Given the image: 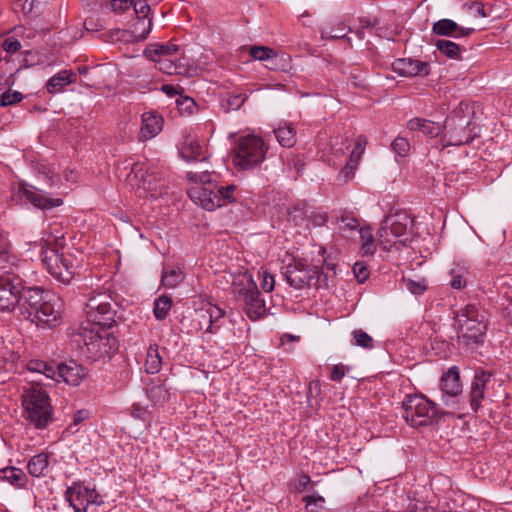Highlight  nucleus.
I'll return each instance as SVG.
<instances>
[{"mask_svg": "<svg viewBox=\"0 0 512 512\" xmlns=\"http://www.w3.org/2000/svg\"><path fill=\"white\" fill-rule=\"evenodd\" d=\"M213 174L208 170L189 171L186 174L188 181L200 184L188 190L189 198L207 211H214L227 202H232L234 200L233 192L236 190L235 185L219 186L216 184L212 179Z\"/></svg>", "mask_w": 512, "mask_h": 512, "instance_id": "obj_1", "label": "nucleus"}, {"mask_svg": "<svg viewBox=\"0 0 512 512\" xmlns=\"http://www.w3.org/2000/svg\"><path fill=\"white\" fill-rule=\"evenodd\" d=\"M73 343L81 347L82 352L91 361L110 358L118 350V340L101 326L81 325L69 333Z\"/></svg>", "mask_w": 512, "mask_h": 512, "instance_id": "obj_2", "label": "nucleus"}, {"mask_svg": "<svg viewBox=\"0 0 512 512\" xmlns=\"http://www.w3.org/2000/svg\"><path fill=\"white\" fill-rule=\"evenodd\" d=\"M39 287H24L18 294L16 305L25 319L42 328H54L61 322L59 309L50 301H45Z\"/></svg>", "mask_w": 512, "mask_h": 512, "instance_id": "obj_3", "label": "nucleus"}, {"mask_svg": "<svg viewBox=\"0 0 512 512\" xmlns=\"http://www.w3.org/2000/svg\"><path fill=\"white\" fill-rule=\"evenodd\" d=\"M475 104L461 101L446 117L443 127L444 146L469 144L477 136L475 132Z\"/></svg>", "mask_w": 512, "mask_h": 512, "instance_id": "obj_4", "label": "nucleus"}, {"mask_svg": "<svg viewBox=\"0 0 512 512\" xmlns=\"http://www.w3.org/2000/svg\"><path fill=\"white\" fill-rule=\"evenodd\" d=\"M455 323L465 346L483 343L487 331L484 312L473 304L466 305L459 310L455 317Z\"/></svg>", "mask_w": 512, "mask_h": 512, "instance_id": "obj_5", "label": "nucleus"}, {"mask_svg": "<svg viewBox=\"0 0 512 512\" xmlns=\"http://www.w3.org/2000/svg\"><path fill=\"white\" fill-rule=\"evenodd\" d=\"M25 418L37 429L52 421V407L47 392L38 384L31 385L22 395Z\"/></svg>", "mask_w": 512, "mask_h": 512, "instance_id": "obj_6", "label": "nucleus"}, {"mask_svg": "<svg viewBox=\"0 0 512 512\" xmlns=\"http://www.w3.org/2000/svg\"><path fill=\"white\" fill-rule=\"evenodd\" d=\"M402 409L403 418L414 428L430 425L440 418L434 403L423 395H406Z\"/></svg>", "mask_w": 512, "mask_h": 512, "instance_id": "obj_7", "label": "nucleus"}, {"mask_svg": "<svg viewBox=\"0 0 512 512\" xmlns=\"http://www.w3.org/2000/svg\"><path fill=\"white\" fill-rule=\"evenodd\" d=\"M313 266H307L301 261H294L285 267L283 275L286 282L294 289H303L304 287H314L316 289L329 288L333 273H326L317 276Z\"/></svg>", "mask_w": 512, "mask_h": 512, "instance_id": "obj_8", "label": "nucleus"}, {"mask_svg": "<svg viewBox=\"0 0 512 512\" xmlns=\"http://www.w3.org/2000/svg\"><path fill=\"white\" fill-rule=\"evenodd\" d=\"M267 146L262 138L247 135L238 139L233 156L234 165L241 170H250L265 159Z\"/></svg>", "mask_w": 512, "mask_h": 512, "instance_id": "obj_9", "label": "nucleus"}, {"mask_svg": "<svg viewBox=\"0 0 512 512\" xmlns=\"http://www.w3.org/2000/svg\"><path fill=\"white\" fill-rule=\"evenodd\" d=\"M62 237L56 236L54 241L58 242ZM57 245L58 243L54 247L45 246L42 248V262L51 276L59 282L68 285L74 277L75 266L70 255L59 253Z\"/></svg>", "mask_w": 512, "mask_h": 512, "instance_id": "obj_10", "label": "nucleus"}, {"mask_svg": "<svg viewBox=\"0 0 512 512\" xmlns=\"http://www.w3.org/2000/svg\"><path fill=\"white\" fill-rule=\"evenodd\" d=\"M232 292L249 319L255 321L265 315V301L252 279H248L246 283L234 281Z\"/></svg>", "mask_w": 512, "mask_h": 512, "instance_id": "obj_11", "label": "nucleus"}, {"mask_svg": "<svg viewBox=\"0 0 512 512\" xmlns=\"http://www.w3.org/2000/svg\"><path fill=\"white\" fill-rule=\"evenodd\" d=\"M130 176L137 180L138 188L143 190L145 197L157 199L167 193L164 173L154 167L135 163Z\"/></svg>", "mask_w": 512, "mask_h": 512, "instance_id": "obj_12", "label": "nucleus"}, {"mask_svg": "<svg viewBox=\"0 0 512 512\" xmlns=\"http://www.w3.org/2000/svg\"><path fill=\"white\" fill-rule=\"evenodd\" d=\"M23 288V280L18 273V266L0 267V311L14 308L19 300L18 294Z\"/></svg>", "mask_w": 512, "mask_h": 512, "instance_id": "obj_13", "label": "nucleus"}, {"mask_svg": "<svg viewBox=\"0 0 512 512\" xmlns=\"http://www.w3.org/2000/svg\"><path fill=\"white\" fill-rule=\"evenodd\" d=\"M85 314L88 319L86 325L101 326L109 329L115 322V310L111 305L110 296L106 294H97L89 297L85 304Z\"/></svg>", "mask_w": 512, "mask_h": 512, "instance_id": "obj_14", "label": "nucleus"}, {"mask_svg": "<svg viewBox=\"0 0 512 512\" xmlns=\"http://www.w3.org/2000/svg\"><path fill=\"white\" fill-rule=\"evenodd\" d=\"M65 499L74 512H86L89 505L100 506L104 503L102 495L96 489H91L81 482H74L65 492Z\"/></svg>", "mask_w": 512, "mask_h": 512, "instance_id": "obj_15", "label": "nucleus"}, {"mask_svg": "<svg viewBox=\"0 0 512 512\" xmlns=\"http://www.w3.org/2000/svg\"><path fill=\"white\" fill-rule=\"evenodd\" d=\"M440 387L444 405L453 410H459L460 401L458 397L462 392V384L458 367L453 366L442 375Z\"/></svg>", "mask_w": 512, "mask_h": 512, "instance_id": "obj_16", "label": "nucleus"}, {"mask_svg": "<svg viewBox=\"0 0 512 512\" xmlns=\"http://www.w3.org/2000/svg\"><path fill=\"white\" fill-rule=\"evenodd\" d=\"M392 69L399 76L415 77L429 75V64L411 58L396 59L392 63Z\"/></svg>", "mask_w": 512, "mask_h": 512, "instance_id": "obj_17", "label": "nucleus"}, {"mask_svg": "<svg viewBox=\"0 0 512 512\" xmlns=\"http://www.w3.org/2000/svg\"><path fill=\"white\" fill-rule=\"evenodd\" d=\"M491 377L492 374L484 370H478L474 375L469 393L470 406L474 412H477L481 406L486 386L490 382Z\"/></svg>", "mask_w": 512, "mask_h": 512, "instance_id": "obj_18", "label": "nucleus"}, {"mask_svg": "<svg viewBox=\"0 0 512 512\" xmlns=\"http://www.w3.org/2000/svg\"><path fill=\"white\" fill-rule=\"evenodd\" d=\"M412 220L405 213L396 214L394 217H386L382 222L378 231L379 237L383 238L388 235V228L390 233L395 237H400L406 233Z\"/></svg>", "mask_w": 512, "mask_h": 512, "instance_id": "obj_19", "label": "nucleus"}, {"mask_svg": "<svg viewBox=\"0 0 512 512\" xmlns=\"http://www.w3.org/2000/svg\"><path fill=\"white\" fill-rule=\"evenodd\" d=\"M86 375V369L73 360L59 363V382L63 381L70 386H78Z\"/></svg>", "mask_w": 512, "mask_h": 512, "instance_id": "obj_20", "label": "nucleus"}, {"mask_svg": "<svg viewBox=\"0 0 512 512\" xmlns=\"http://www.w3.org/2000/svg\"><path fill=\"white\" fill-rule=\"evenodd\" d=\"M475 31L474 28H465L459 26L451 19H440L433 24L432 32L439 36L452 38H462L470 36Z\"/></svg>", "mask_w": 512, "mask_h": 512, "instance_id": "obj_21", "label": "nucleus"}, {"mask_svg": "<svg viewBox=\"0 0 512 512\" xmlns=\"http://www.w3.org/2000/svg\"><path fill=\"white\" fill-rule=\"evenodd\" d=\"M407 128L411 132H420L429 138H436L443 132L442 124L420 117L410 119L407 122Z\"/></svg>", "mask_w": 512, "mask_h": 512, "instance_id": "obj_22", "label": "nucleus"}, {"mask_svg": "<svg viewBox=\"0 0 512 512\" xmlns=\"http://www.w3.org/2000/svg\"><path fill=\"white\" fill-rule=\"evenodd\" d=\"M162 122V117L153 112L143 113L140 140H148L156 136L162 130Z\"/></svg>", "mask_w": 512, "mask_h": 512, "instance_id": "obj_23", "label": "nucleus"}, {"mask_svg": "<svg viewBox=\"0 0 512 512\" xmlns=\"http://www.w3.org/2000/svg\"><path fill=\"white\" fill-rule=\"evenodd\" d=\"M22 195L26 200H28L35 207L41 208V209H50L53 207H58L63 203L62 199L49 198L46 195L42 194L37 189L32 190V189L23 188Z\"/></svg>", "mask_w": 512, "mask_h": 512, "instance_id": "obj_24", "label": "nucleus"}, {"mask_svg": "<svg viewBox=\"0 0 512 512\" xmlns=\"http://www.w3.org/2000/svg\"><path fill=\"white\" fill-rule=\"evenodd\" d=\"M75 80L76 76L71 70H61L47 81L45 87L48 93L55 94L61 92L65 86L74 83Z\"/></svg>", "mask_w": 512, "mask_h": 512, "instance_id": "obj_25", "label": "nucleus"}, {"mask_svg": "<svg viewBox=\"0 0 512 512\" xmlns=\"http://www.w3.org/2000/svg\"><path fill=\"white\" fill-rule=\"evenodd\" d=\"M366 143L367 141L364 136L357 137L355 146L350 154V159L347 162L345 168L341 171V174L344 175L345 181L348 180L349 173L353 172V170H355L356 167L358 166L360 158L364 152Z\"/></svg>", "mask_w": 512, "mask_h": 512, "instance_id": "obj_26", "label": "nucleus"}, {"mask_svg": "<svg viewBox=\"0 0 512 512\" xmlns=\"http://www.w3.org/2000/svg\"><path fill=\"white\" fill-rule=\"evenodd\" d=\"M225 312L215 305H210L207 309H202L200 312V317L204 322L208 323L207 328L205 329L206 333H215L218 329V326L215 324L219 319L224 316Z\"/></svg>", "mask_w": 512, "mask_h": 512, "instance_id": "obj_27", "label": "nucleus"}, {"mask_svg": "<svg viewBox=\"0 0 512 512\" xmlns=\"http://www.w3.org/2000/svg\"><path fill=\"white\" fill-rule=\"evenodd\" d=\"M184 273L179 267L163 268L161 283L164 287L173 289L184 280Z\"/></svg>", "mask_w": 512, "mask_h": 512, "instance_id": "obj_28", "label": "nucleus"}, {"mask_svg": "<svg viewBox=\"0 0 512 512\" xmlns=\"http://www.w3.org/2000/svg\"><path fill=\"white\" fill-rule=\"evenodd\" d=\"M148 398L157 404H163L169 400V390L164 382H152L147 388Z\"/></svg>", "mask_w": 512, "mask_h": 512, "instance_id": "obj_29", "label": "nucleus"}, {"mask_svg": "<svg viewBox=\"0 0 512 512\" xmlns=\"http://www.w3.org/2000/svg\"><path fill=\"white\" fill-rule=\"evenodd\" d=\"M319 31L321 39L323 40L347 39L350 41V38L347 37V33L350 31V28H348L344 23H338L335 27L323 26Z\"/></svg>", "mask_w": 512, "mask_h": 512, "instance_id": "obj_30", "label": "nucleus"}, {"mask_svg": "<svg viewBox=\"0 0 512 512\" xmlns=\"http://www.w3.org/2000/svg\"><path fill=\"white\" fill-rule=\"evenodd\" d=\"M162 358L160 356L157 345H150L145 361V370L149 374H156L161 370Z\"/></svg>", "mask_w": 512, "mask_h": 512, "instance_id": "obj_31", "label": "nucleus"}, {"mask_svg": "<svg viewBox=\"0 0 512 512\" xmlns=\"http://www.w3.org/2000/svg\"><path fill=\"white\" fill-rule=\"evenodd\" d=\"M0 480H5L16 487H23L26 481V476L21 469L6 467L0 469Z\"/></svg>", "mask_w": 512, "mask_h": 512, "instance_id": "obj_32", "label": "nucleus"}, {"mask_svg": "<svg viewBox=\"0 0 512 512\" xmlns=\"http://www.w3.org/2000/svg\"><path fill=\"white\" fill-rule=\"evenodd\" d=\"M203 154V147L198 140L189 138L180 149L181 157L186 161L197 160Z\"/></svg>", "mask_w": 512, "mask_h": 512, "instance_id": "obj_33", "label": "nucleus"}, {"mask_svg": "<svg viewBox=\"0 0 512 512\" xmlns=\"http://www.w3.org/2000/svg\"><path fill=\"white\" fill-rule=\"evenodd\" d=\"M49 464L48 460V454L46 453H39L35 456H33L28 464H27V470L29 474L33 477H39L43 475L44 471L47 469Z\"/></svg>", "mask_w": 512, "mask_h": 512, "instance_id": "obj_34", "label": "nucleus"}, {"mask_svg": "<svg viewBox=\"0 0 512 512\" xmlns=\"http://www.w3.org/2000/svg\"><path fill=\"white\" fill-rule=\"evenodd\" d=\"M274 134L283 147H292L296 143V130L289 124L274 129Z\"/></svg>", "mask_w": 512, "mask_h": 512, "instance_id": "obj_35", "label": "nucleus"}, {"mask_svg": "<svg viewBox=\"0 0 512 512\" xmlns=\"http://www.w3.org/2000/svg\"><path fill=\"white\" fill-rule=\"evenodd\" d=\"M434 45L445 56L454 59H461V46L451 40L439 39Z\"/></svg>", "mask_w": 512, "mask_h": 512, "instance_id": "obj_36", "label": "nucleus"}, {"mask_svg": "<svg viewBox=\"0 0 512 512\" xmlns=\"http://www.w3.org/2000/svg\"><path fill=\"white\" fill-rule=\"evenodd\" d=\"M173 305V300L168 295H161L154 301L153 314L156 320L162 321L167 316Z\"/></svg>", "mask_w": 512, "mask_h": 512, "instance_id": "obj_37", "label": "nucleus"}, {"mask_svg": "<svg viewBox=\"0 0 512 512\" xmlns=\"http://www.w3.org/2000/svg\"><path fill=\"white\" fill-rule=\"evenodd\" d=\"M178 51L175 44L151 45L145 50V55L152 61H156L155 56H170Z\"/></svg>", "mask_w": 512, "mask_h": 512, "instance_id": "obj_38", "label": "nucleus"}, {"mask_svg": "<svg viewBox=\"0 0 512 512\" xmlns=\"http://www.w3.org/2000/svg\"><path fill=\"white\" fill-rule=\"evenodd\" d=\"M249 52L255 60L260 61H269L277 57L275 51L266 46H253Z\"/></svg>", "mask_w": 512, "mask_h": 512, "instance_id": "obj_39", "label": "nucleus"}, {"mask_svg": "<svg viewBox=\"0 0 512 512\" xmlns=\"http://www.w3.org/2000/svg\"><path fill=\"white\" fill-rule=\"evenodd\" d=\"M353 343L365 349H372L374 347L373 338L362 329H355L352 331Z\"/></svg>", "mask_w": 512, "mask_h": 512, "instance_id": "obj_40", "label": "nucleus"}, {"mask_svg": "<svg viewBox=\"0 0 512 512\" xmlns=\"http://www.w3.org/2000/svg\"><path fill=\"white\" fill-rule=\"evenodd\" d=\"M308 205L306 202L296 203L289 211L290 217L293 219L296 225H299L308 217Z\"/></svg>", "mask_w": 512, "mask_h": 512, "instance_id": "obj_41", "label": "nucleus"}, {"mask_svg": "<svg viewBox=\"0 0 512 512\" xmlns=\"http://www.w3.org/2000/svg\"><path fill=\"white\" fill-rule=\"evenodd\" d=\"M176 104L182 114L191 115L195 112L197 105L194 99L189 96H180L176 99Z\"/></svg>", "mask_w": 512, "mask_h": 512, "instance_id": "obj_42", "label": "nucleus"}, {"mask_svg": "<svg viewBox=\"0 0 512 512\" xmlns=\"http://www.w3.org/2000/svg\"><path fill=\"white\" fill-rule=\"evenodd\" d=\"M24 96L18 91L7 90L0 96V106L6 107L15 105L23 100Z\"/></svg>", "mask_w": 512, "mask_h": 512, "instance_id": "obj_43", "label": "nucleus"}, {"mask_svg": "<svg viewBox=\"0 0 512 512\" xmlns=\"http://www.w3.org/2000/svg\"><path fill=\"white\" fill-rule=\"evenodd\" d=\"M392 150L400 157L408 156L410 152V143L404 137H397L391 143Z\"/></svg>", "mask_w": 512, "mask_h": 512, "instance_id": "obj_44", "label": "nucleus"}, {"mask_svg": "<svg viewBox=\"0 0 512 512\" xmlns=\"http://www.w3.org/2000/svg\"><path fill=\"white\" fill-rule=\"evenodd\" d=\"M132 5L137 16V23H135V31H137L140 24L144 25V19L150 11V6L145 1H137Z\"/></svg>", "mask_w": 512, "mask_h": 512, "instance_id": "obj_45", "label": "nucleus"}, {"mask_svg": "<svg viewBox=\"0 0 512 512\" xmlns=\"http://www.w3.org/2000/svg\"><path fill=\"white\" fill-rule=\"evenodd\" d=\"M403 283L405 288L414 295H421L427 289V285L424 280L415 281L412 279L403 278Z\"/></svg>", "mask_w": 512, "mask_h": 512, "instance_id": "obj_46", "label": "nucleus"}, {"mask_svg": "<svg viewBox=\"0 0 512 512\" xmlns=\"http://www.w3.org/2000/svg\"><path fill=\"white\" fill-rule=\"evenodd\" d=\"M247 100V95L242 93L230 94L225 99L227 110H238Z\"/></svg>", "mask_w": 512, "mask_h": 512, "instance_id": "obj_47", "label": "nucleus"}, {"mask_svg": "<svg viewBox=\"0 0 512 512\" xmlns=\"http://www.w3.org/2000/svg\"><path fill=\"white\" fill-rule=\"evenodd\" d=\"M451 281L450 285L454 289H462L466 286L467 281L464 278L463 274L461 273L460 269H452L451 272Z\"/></svg>", "mask_w": 512, "mask_h": 512, "instance_id": "obj_48", "label": "nucleus"}, {"mask_svg": "<svg viewBox=\"0 0 512 512\" xmlns=\"http://www.w3.org/2000/svg\"><path fill=\"white\" fill-rule=\"evenodd\" d=\"M353 273L355 275L356 280L359 283H364L369 277L368 268L359 262H356L353 266Z\"/></svg>", "mask_w": 512, "mask_h": 512, "instance_id": "obj_49", "label": "nucleus"}, {"mask_svg": "<svg viewBox=\"0 0 512 512\" xmlns=\"http://www.w3.org/2000/svg\"><path fill=\"white\" fill-rule=\"evenodd\" d=\"M2 48L7 53H15L21 48V43L17 38L10 36L4 39Z\"/></svg>", "mask_w": 512, "mask_h": 512, "instance_id": "obj_50", "label": "nucleus"}, {"mask_svg": "<svg viewBox=\"0 0 512 512\" xmlns=\"http://www.w3.org/2000/svg\"><path fill=\"white\" fill-rule=\"evenodd\" d=\"M340 221L344 225V227L349 230H355L359 226L358 219L355 218L351 213L346 211L342 213Z\"/></svg>", "mask_w": 512, "mask_h": 512, "instance_id": "obj_51", "label": "nucleus"}, {"mask_svg": "<svg viewBox=\"0 0 512 512\" xmlns=\"http://www.w3.org/2000/svg\"><path fill=\"white\" fill-rule=\"evenodd\" d=\"M133 0H111L110 7L114 12L121 13L129 9Z\"/></svg>", "mask_w": 512, "mask_h": 512, "instance_id": "obj_52", "label": "nucleus"}, {"mask_svg": "<svg viewBox=\"0 0 512 512\" xmlns=\"http://www.w3.org/2000/svg\"><path fill=\"white\" fill-rule=\"evenodd\" d=\"M335 264L334 263H325L323 267L319 268L318 266H313V269L317 271L315 273L317 276H322L323 274L333 273V277L331 278L330 286L334 283L336 278V271H335Z\"/></svg>", "mask_w": 512, "mask_h": 512, "instance_id": "obj_53", "label": "nucleus"}, {"mask_svg": "<svg viewBox=\"0 0 512 512\" xmlns=\"http://www.w3.org/2000/svg\"><path fill=\"white\" fill-rule=\"evenodd\" d=\"M58 371L59 364L47 362V367H45V370H43L42 375L45 376L47 379H52L54 381L59 382Z\"/></svg>", "mask_w": 512, "mask_h": 512, "instance_id": "obj_54", "label": "nucleus"}, {"mask_svg": "<svg viewBox=\"0 0 512 512\" xmlns=\"http://www.w3.org/2000/svg\"><path fill=\"white\" fill-rule=\"evenodd\" d=\"M346 374V367L343 364H336L331 369L330 379L340 382Z\"/></svg>", "mask_w": 512, "mask_h": 512, "instance_id": "obj_55", "label": "nucleus"}, {"mask_svg": "<svg viewBox=\"0 0 512 512\" xmlns=\"http://www.w3.org/2000/svg\"><path fill=\"white\" fill-rule=\"evenodd\" d=\"M315 226H323L328 220V215L325 212H310L307 217Z\"/></svg>", "mask_w": 512, "mask_h": 512, "instance_id": "obj_56", "label": "nucleus"}, {"mask_svg": "<svg viewBox=\"0 0 512 512\" xmlns=\"http://www.w3.org/2000/svg\"><path fill=\"white\" fill-rule=\"evenodd\" d=\"M261 287L265 292H271L275 286L274 276L267 271H264Z\"/></svg>", "mask_w": 512, "mask_h": 512, "instance_id": "obj_57", "label": "nucleus"}, {"mask_svg": "<svg viewBox=\"0 0 512 512\" xmlns=\"http://www.w3.org/2000/svg\"><path fill=\"white\" fill-rule=\"evenodd\" d=\"M406 512H428V506L424 501L413 500L409 502Z\"/></svg>", "mask_w": 512, "mask_h": 512, "instance_id": "obj_58", "label": "nucleus"}, {"mask_svg": "<svg viewBox=\"0 0 512 512\" xmlns=\"http://www.w3.org/2000/svg\"><path fill=\"white\" fill-rule=\"evenodd\" d=\"M45 367H47V362L38 360V359L30 360L27 364V369L30 372L39 373V374L43 373V370H45Z\"/></svg>", "mask_w": 512, "mask_h": 512, "instance_id": "obj_59", "label": "nucleus"}, {"mask_svg": "<svg viewBox=\"0 0 512 512\" xmlns=\"http://www.w3.org/2000/svg\"><path fill=\"white\" fill-rule=\"evenodd\" d=\"M151 25H152L151 20H148L147 26L145 24L144 25L140 24L138 26V30L136 31V32H139V34H137L135 36V38L137 40H141V41L145 40L151 31Z\"/></svg>", "mask_w": 512, "mask_h": 512, "instance_id": "obj_60", "label": "nucleus"}, {"mask_svg": "<svg viewBox=\"0 0 512 512\" xmlns=\"http://www.w3.org/2000/svg\"><path fill=\"white\" fill-rule=\"evenodd\" d=\"M10 248L11 245L8 238L0 233V256L8 254Z\"/></svg>", "mask_w": 512, "mask_h": 512, "instance_id": "obj_61", "label": "nucleus"}, {"mask_svg": "<svg viewBox=\"0 0 512 512\" xmlns=\"http://www.w3.org/2000/svg\"><path fill=\"white\" fill-rule=\"evenodd\" d=\"M161 91L169 97H174L178 94L180 95L178 88L171 84H163L161 86Z\"/></svg>", "mask_w": 512, "mask_h": 512, "instance_id": "obj_62", "label": "nucleus"}, {"mask_svg": "<svg viewBox=\"0 0 512 512\" xmlns=\"http://www.w3.org/2000/svg\"><path fill=\"white\" fill-rule=\"evenodd\" d=\"M359 233L362 243H370V241H374V237L369 228H361Z\"/></svg>", "mask_w": 512, "mask_h": 512, "instance_id": "obj_63", "label": "nucleus"}, {"mask_svg": "<svg viewBox=\"0 0 512 512\" xmlns=\"http://www.w3.org/2000/svg\"><path fill=\"white\" fill-rule=\"evenodd\" d=\"M89 416V412L87 410H78L73 417V423L74 425H78L85 419H87Z\"/></svg>", "mask_w": 512, "mask_h": 512, "instance_id": "obj_64", "label": "nucleus"}]
</instances>
